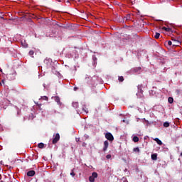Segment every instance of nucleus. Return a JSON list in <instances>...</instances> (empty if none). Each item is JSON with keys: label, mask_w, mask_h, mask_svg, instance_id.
I'll return each instance as SVG.
<instances>
[{"label": "nucleus", "mask_w": 182, "mask_h": 182, "mask_svg": "<svg viewBox=\"0 0 182 182\" xmlns=\"http://www.w3.org/2000/svg\"><path fill=\"white\" fill-rule=\"evenodd\" d=\"M15 75H16V71L12 68L11 72L7 74V79H9V80H15Z\"/></svg>", "instance_id": "obj_1"}, {"label": "nucleus", "mask_w": 182, "mask_h": 182, "mask_svg": "<svg viewBox=\"0 0 182 182\" xmlns=\"http://www.w3.org/2000/svg\"><path fill=\"white\" fill-rule=\"evenodd\" d=\"M105 139H107V140H109V141H113V140H114V137L113 136L112 133L109 132L105 134Z\"/></svg>", "instance_id": "obj_2"}, {"label": "nucleus", "mask_w": 182, "mask_h": 182, "mask_svg": "<svg viewBox=\"0 0 182 182\" xmlns=\"http://www.w3.org/2000/svg\"><path fill=\"white\" fill-rule=\"evenodd\" d=\"M60 140V135L59 133H57L55 136V137L53 139V144H56Z\"/></svg>", "instance_id": "obj_3"}, {"label": "nucleus", "mask_w": 182, "mask_h": 182, "mask_svg": "<svg viewBox=\"0 0 182 182\" xmlns=\"http://www.w3.org/2000/svg\"><path fill=\"white\" fill-rule=\"evenodd\" d=\"M95 178H97V173L93 172L92 176L89 177V181L90 182H95Z\"/></svg>", "instance_id": "obj_4"}, {"label": "nucleus", "mask_w": 182, "mask_h": 182, "mask_svg": "<svg viewBox=\"0 0 182 182\" xmlns=\"http://www.w3.org/2000/svg\"><path fill=\"white\" fill-rule=\"evenodd\" d=\"M172 41L173 42V46H180V45H181V42L178 40H176V38H172Z\"/></svg>", "instance_id": "obj_5"}, {"label": "nucleus", "mask_w": 182, "mask_h": 182, "mask_svg": "<svg viewBox=\"0 0 182 182\" xmlns=\"http://www.w3.org/2000/svg\"><path fill=\"white\" fill-rule=\"evenodd\" d=\"M132 19V15L127 14V16L123 18V22H127V21H130Z\"/></svg>", "instance_id": "obj_6"}, {"label": "nucleus", "mask_w": 182, "mask_h": 182, "mask_svg": "<svg viewBox=\"0 0 182 182\" xmlns=\"http://www.w3.org/2000/svg\"><path fill=\"white\" fill-rule=\"evenodd\" d=\"M107 147H109V141H105L103 151H106V150H107Z\"/></svg>", "instance_id": "obj_7"}, {"label": "nucleus", "mask_w": 182, "mask_h": 182, "mask_svg": "<svg viewBox=\"0 0 182 182\" xmlns=\"http://www.w3.org/2000/svg\"><path fill=\"white\" fill-rule=\"evenodd\" d=\"M27 176L28 177H33V176H35V171H29L28 172H27Z\"/></svg>", "instance_id": "obj_8"}, {"label": "nucleus", "mask_w": 182, "mask_h": 182, "mask_svg": "<svg viewBox=\"0 0 182 182\" xmlns=\"http://www.w3.org/2000/svg\"><path fill=\"white\" fill-rule=\"evenodd\" d=\"M154 141H156L157 144H159V146H161L163 144V142L159 138H155Z\"/></svg>", "instance_id": "obj_9"}, {"label": "nucleus", "mask_w": 182, "mask_h": 182, "mask_svg": "<svg viewBox=\"0 0 182 182\" xmlns=\"http://www.w3.org/2000/svg\"><path fill=\"white\" fill-rule=\"evenodd\" d=\"M54 99H55V101L56 102V103H58V105H60V98H59V97L55 96L54 97Z\"/></svg>", "instance_id": "obj_10"}, {"label": "nucleus", "mask_w": 182, "mask_h": 182, "mask_svg": "<svg viewBox=\"0 0 182 182\" xmlns=\"http://www.w3.org/2000/svg\"><path fill=\"white\" fill-rule=\"evenodd\" d=\"M133 70L135 73H137V72H140V70H141V67H136V68H134Z\"/></svg>", "instance_id": "obj_11"}, {"label": "nucleus", "mask_w": 182, "mask_h": 182, "mask_svg": "<svg viewBox=\"0 0 182 182\" xmlns=\"http://www.w3.org/2000/svg\"><path fill=\"white\" fill-rule=\"evenodd\" d=\"M21 43L23 48H28V43L25 41H21Z\"/></svg>", "instance_id": "obj_12"}, {"label": "nucleus", "mask_w": 182, "mask_h": 182, "mask_svg": "<svg viewBox=\"0 0 182 182\" xmlns=\"http://www.w3.org/2000/svg\"><path fill=\"white\" fill-rule=\"evenodd\" d=\"M152 160H157V154H153L151 156Z\"/></svg>", "instance_id": "obj_13"}, {"label": "nucleus", "mask_w": 182, "mask_h": 182, "mask_svg": "<svg viewBox=\"0 0 182 182\" xmlns=\"http://www.w3.org/2000/svg\"><path fill=\"white\" fill-rule=\"evenodd\" d=\"M162 29L164 31H166V32H171V28H167V27H163Z\"/></svg>", "instance_id": "obj_14"}, {"label": "nucleus", "mask_w": 182, "mask_h": 182, "mask_svg": "<svg viewBox=\"0 0 182 182\" xmlns=\"http://www.w3.org/2000/svg\"><path fill=\"white\" fill-rule=\"evenodd\" d=\"M38 149H43V147H45V144L43 143H39L38 144Z\"/></svg>", "instance_id": "obj_15"}, {"label": "nucleus", "mask_w": 182, "mask_h": 182, "mask_svg": "<svg viewBox=\"0 0 182 182\" xmlns=\"http://www.w3.org/2000/svg\"><path fill=\"white\" fill-rule=\"evenodd\" d=\"M154 38L155 39H159L160 38V33H155Z\"/></svg>", "instance_id": "obj_16"}, {"label": "nucleus", "mask_w": 182, "mask_h": 182, "mask_svg": "<svg viewBox=\"0 0 182 182\" xmlns=\"http://www.w3.org/2000/svg\"><path fill=\"white\" fill-rule=\"evenodd\" d=\"M168 103L171 104V103H173V102H174V100L173 99V97H169L168 99Z\"/></svg>", "instance_id": "obj_17"}, {"label": "nucleus", "mask_w": 182, "mask_h": 182, "mask_svg": "<svg viewBox=\"0 0 182 182\" xmlns=\"http://www.w3.org/2000/svg\"><path fill=\"white\" fill-rule=\"evenodd\" d=\"M141 87H142L141 85H138V90L140 91V93H141V95H143V90H141Z\"/></svg>", "instance_id": "obj_18"}, {"label": "nucleus", "mask_w": 182, "mask_h": 182, "mask_svg": "<svg viewBox=\"0 0 182 182\" xmlns=\"http://www.w3.org/2000/svg\"><path fill=\"white\" fill-rule=\"evenodd\" d=\"M133 141H134V143H137V141H139V138L137 136H134L133 137Z\"/></svg>", "instance_id": "obj_19"}, {"label": "nucleus", "mask_w": 182, "mask_h": 182, "mask_svg": "<svg viewBox=\"0 0 182 182\" xmlns=\"http://www.w3.org/2000/svg\"><path fill=\"white\" fill-rule=\"evenodd\" d=\"M133 151H135L136 153H140V149H139V147L134 148Z\"/></svg>", "instance_id": "obj_20"}, {"label": "nucleus", "mask_w": 182, "mask_h": 182, "mask_svg": "<svg viewBox=\"0 0 182 182\" xmlns=\"http://www.w3.org/2000/svg\"><path fill=\"white\" fill-rule=\"evenodd\" d=\"M118 80L119 82H123V80H124V78L123 77V76H120L119 77Z\"/></svg>", "instance_id": "obj_21"}, {"label": "nucleus", "mask_w": 182, "mask_h": 182, "mask_svg": "<svg viewBox=\"0 0 182 182\" xmlns=\"http://www.w3.org/2000/svg\"><path fill=\"white\" fill-rule=\"evenodd\" d=\"M170 126V123H168V122H164V127H168Z\"/></svg>", "instance_id": "obj_22"}, {"label": "nucleus", "mask_w": 182, "mask_h": 182, "mask_svg": "<svg viewBox=\"0 0 182 182\" xmlns=\"http://www.w3.org/2000/svg\"><path fill=\"white\" fill-rule=\"evenodd\" d=\"M28 53H29L30 56H33L35 52L33 50H30Z\"/></svg>", "instance_id": "obj_23"}, {"label": "nucleus", "mask_w": 182, "mask_h": 182, "mask_svg": "<svg viewBox=\"0 0 182 182\" xmlns=\"http://www.w3.org/2000/svg\"><path fill=\"white\" fill-rule=\"evenodd\" d=\"M41 99H42L43 100H46V101L48 100V97H46V96H43V97H41Z\"/></svg>", "instance_id": "obj_24"}, {"label": "nucleus", "mask_w": 182, "mask_h": 182, "mask_svg": "<svg viewBox=\"0 0 182 182\" xmlns=\"http://www.w3.org/2000/svg\"><path fill=\"white\" fill-rule=\"evenodd\" d=\"M0 85H1V86H2V85H5V80H2Z\"/></svg>", "instance_id": "obj_25"}, {"label": "nucleus", "mask_w": 182, "mask_h": 182, "mask_svg": "<svg viewBox=\"0 0 182 182\" xmlns=\"http://www.w3.org/2000/svg\"><path fill=\"white\" fill-rule=\"evenodd\" d=\"M106 158L108 159H112V155L108 154V155L106 156Z\"/></svg>", "instance_id": "obj_26"}, {"label": "nucleus", "mask_w": 182, "mask_h": 182, "mask_svg": "<svg viewBox=\"0 0 182 182\" xmlns=\"http://www.w3.org/2000/svg\"><path fill=\"white\" fill-rule=\"evenodd\" d=\"M168 45L169 46H171L173 45V43H172L171 41H168Z\"/></svg>", "instance_id": "obj_27"}, {"label": "nucleus", "mask_w": 182, "mask_h": 182, "mask_svg": "<svg viewBox=\"0 0 182 182\" xmlns=\"http://www.w3.org/2000/svg\"><path fill=\"white\" fill-rule=\"evenodd\" d=\"M70 176H72L73 177H75V172L72 171L70 173Z\"/></svg>", "instance_id": "obj_28"}, {"label": "nucleus", "mask_w": 182, "mask_h": 182, "mask_svg": "<svg viewBox=\"0 0 182 182\" xmlns=\"http://www.w3.org/2000/svg\"><path fill=\"white\" fill-rule=\"evenodd\" d=\"M176 93L179 94L180 93V90H176Z\"/></svg>", "instance_id": "obj_29"}, {"label": "nucleus", "mask_w": 182, "mask_h": 182, "mask_svg": "<svg viewBox=\"0 0 182 182\" xmlns=\"http://www.w3.org/2000/svg\"><path fill=\"white\" fill-rule=\"evenodd\" d=\"M17 114H18V116H19V114H21V111H18Z\"/></svg>", "instance_id": "obj_30"}, {"label": "nucleus", "mask_w": 182, "mask_h": 182, "mask_svg": "<svg viewBox=\"0 0 182 182\" xmlns=\"http://www.w3.org/2000/svg\"><path fill=\"white\" fill-rule=\"evenodd\" d=\"M74 90H77V87H75Z\"/></svg>", "instance_id": "obj_31"}, {"label": "nucleus", "mask_w": 182, "mask_h": 182, "mask_svg": "<svg viewBox=\"0 0 182 182\" xmlns=\"http://www.w3.org/2000/svg\"><path fill=\"white\" fill-rule=\"evenodd\" d=\"M0 18H1V19H4V16H1Z\"/></svg>", "instance_id": "obj_32"}, {"label": "nucleus", "mask_w": 182, "mask_h": 182, "mask_svg": "<svg viewBox=\"0 0 182 182\" xmlns=\"http://www.w3.org/2000/svg\"><path fill=\"white\" fill-rule=\"evenodd\" d=\"M0 72L2 73V69H0Z\"/></svg>", "instance_id": "obj_33"}, {"label": "nucleus", "mask_w": 182, "mask_h": 182, "mask_svg": "<svg viewBox=\"0 0 182 182\" xmlns=\"http://www.w3.org/2000/svg\"><path fill=\"white\" fill-rule=\"evenodd\" d=\"M181 156H182V152L181 153Z\"/></svg>", "instance_id": "obj_34"}]
</instances>
